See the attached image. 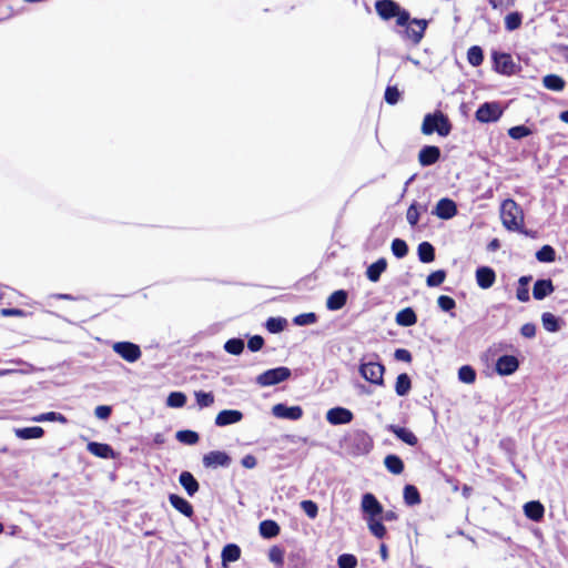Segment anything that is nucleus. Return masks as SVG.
I'll return each instance as SVG.
<instances>
[{
    "label": "nucleus",
    "instance_id": "obj_1",
    "mask_svg": "<svg viewBox=\"0 0 568 568\" xmlns=\"http://www.w3.org/2000/svg\"><path fill=\"white\" fill-rule=\"evenodd\" d=\"M374 442L368 433L362 429H354L347 433L343 439V447L352 456H364L371 453Z\"/></svg>",
    "mask_w": 568,
    "mask_h": 568
},
{
    "label": "nucleus",
    "instance_id": "obj_2",
    "mask_svg": "<svg viewBox=\"0 0 568 568\" xmlns=\"http://www.w3.org/2000/svg\"><path fill=\"white\" fill-rule=\"evenodd\" d=\"M500 217L503 225L508 231H515L527 234L524 230V213L521 207L511 199H507L501 203Z\"/></svg>",
    "mask_w": 568,
    "mask_h": 568
},
{
    "label": "nucleus",
    "instance_id": "obj_3",
    "mask_svg": "<svg viewBox=\"0 0 568 568\" xmlns=\"http://www.w3.org/2000/svg\"><path fill=\"white\" fill-rule=\"evenodd\" d=\"M452 131V123L442 111L427 113L422 123V132L425 135L437 133L439 136H447Z\"/></svg>",
    "mask_w": 568,
    "mask_h": 568
},
{
    "label": "nucleus",
    "instance_id": "obj_4",
    "mask_svg": "<svg viewBox=\"0 0 568 568\" xmlns=\"http://www.w3.org/2000/svg\"><path fill=\"white\" fill-rule=\"evenodd\" d=\"M375 9L383 20L396 18L397 26H406L410 21L409 12L400 8L394 0H377L375 2Z\"/></svg>",
    "mask_w": 568,
    "mask_h": 568
},
{
    "label": "nucleus",
    "instance_id": "obj_5",
    "mask_svg": "<svg viewBox=\"0 0 568 568\" xmlns=\"http://www.w3.org/2000/svg\"><path fill=\"white\" fill-rule=\"evenodd\" d=\"M292 375L288 367L278 366L275 368L267 369L256 377V383L262 386H274L282 382L287 381Z\"/></svg>",
    "mask_w": 568,
    "mask_h": 568
},
{
    "label": "nucleus",
    "instance_id": "obj_6",
    "mask_svg": "<svg viewBox=\"0 0 568 568\" xmlns=\"http://www.w3.org/2000/svg\"><path fill=\"white\" fill-rule=\"evenodd\" d=\"M493 69L504 75H513L518 71V65L515 63L509 53L494 50L491 52Z\"/></svg>",
    "mask_w": 568,
    "mask_h": 568
},
{
    "label": "nucleus",
    "instance_id": "obj_7",
    "mask_svg": "<svg viewBox=\"0 0 568 568\" xmlns=\"http://www.w3.org/2000/svg\"><path fill=\"white\" fill-rule=\"evenodd\" d=\"M427 26L428 20L426 19H410V21L404 26L405 29L400 32L402 37L409 40L413 44H418L424 37Z\"/></svg>",
    "mask_w": 568,
    "mask_h": 568
},
{
    "label": "nucleus",
    "instance_id": "obj_8",
    "mask_svg": "<svg viewBox=\"0 0 568 568\" xmlns=\"http://www.w3.org/2000/svg\"><path fill=\"white\" fill-rule=\"evenodd\" d=\"M384 372L385 367L383 364L377 362H368L361 364L359 373L369 383L375 385L384 384Z\"/></svg>",
    "mask_w": 568,
    "mask_h": 568
},
{
    "label": "nucleus",
    "instance_id": "obj_9",
    "mask_svg": "<svg viewBox=\"0 0 568 568\" xmlns=\"http://www.w3.org/2000/svg\"><path fill=\"white\" fill-rule=\"evenodd\" d=\"M503 115V110L497 102H485L479 105L475 113L477 121L489 123L497 121Z\"/></svg>",
    "mask_w": 568,
    "mask_h": 568
},
{
    "label": "nucleus",
    "instance_id": "obj_10",
    "mask_svg": "<svg viewBox=\"0 0 568 568\" xmlns=\"http://www.w3.org/2000/svg\"><path fill=\"white\" fill-rule=\"evenodd\" d=\"M113 351L129 363L140 359L142 352L138 344L132 342H116L112 346Z\"/></svg>",
    "mask_w": 568,
    "mask_h": 568
},
{
    "label": "nucleus",
    "instance_id": "obj_11",
    "mask_svg": "<svg viewBox=\"0 0 568 568\" xmlns=\"http://www.w3.org/2000/svg\"><path fill=\"white\" fill-rule=\"evenodd\" d=\"M361 509L364 520L366 518H378L383 514V506L372 493L362 496Z\"/></svg>",
    "mask_w": 568,
    "mask_h": 568
},
{
    "label": "nucleus",
    "instance_id": "obj_12",
    "mask_svg": "<svg viewBox=\"0 0 568 568\" xmlns=\"http://www.w3.org/2000/svg\"><path fill=\"white\" fill-rule=\"evenodd\" d=\"M203 465L205 468H217V467H229L231 465V457L227 453L222 450H212L203 456Z\"/></svg>",
    "mask_w": 568,
    "mask_h": 568
},
{
    "label": "nucleus",
    "instance_id": "obj_13",
    "mask_svg": "<svg viewBox=\"0 0 568 568\" xmlns=\"http://www.w3.org/2000/svg\"><path fill=\"white\" fill-rule=\"evenodd\" d=\"M354 419V414L348 408L336 406L327 410L326 420L331 425H346Z\"/></svg>",
    "mask_w": 568,
    "mask_h": 568
},
{
    "label": "nucleus",
    "instance_id": "obj_14",
    "mask_svg": "<svg viewBox=\"0 0 568 568\" xmlns=\"http://www.w3.org/2000/svg\"><path fill=\"white\" fill-rule=\"evenodd\" d=\"M272 414L282 419L298 420L303 416V409L298 405L287 406L278 403L272 407Z\"/></svg>",
    "mask_w": 568,
    "mask_h": 568
},
{
    "label": "nucleus",
    "instance_id": "obj_15",
    "mask_svg": "<svg viewBox=\"0 0 568 568\" xmlns=\"http://www.w3.org/2000/svg\"><path fill=\"white\" fill-rule=\"evenodd\" d=\"M519 367V361L514 355H501L498 357L495 371L500 376H508L514 374Z\"/></svg>",
    "mask_w": 568,
    "mask_h": 568
},
{
    "label": "nucleus",
    "instance_id": "obj_16",
    "mask_svg": "<svg viewBox=\"0 0 568 568\" xmlns=\"http://www.w3.org/2000/svg\"><path fill=\"white\" fill-rule=\"evenodd\" d=\"M458 213L456 203L448 197L440 199L434 211L433 214L442 220H450Z\"/></svg>",
    "mask_w": 568,
    "mask_h": 568
},
{
    "label": "nucleus",
    "instance_id": "obj_17",
    "mask_svg": "<svg viewBox=\"0 0 568 568\" xmlns=\"http://www.w3.org/2000/svg\"><path fill=\"white\" fill-rule=\"evenodd\" d=\"M440 149L436 145H424L418 153V162L422 166H430L440 158Z\"/></svg>",
    "mask_w": 568,
    "mask_h": 568
},
{
    "label": "nucleus",
    "instance_id": "obj_18",
    "mask_svg": "<svg viewBox=\"0 0 568 568\" xmlns=\"http://www.w3.org/2000/svg\"><path fill=\"white\" fill-rule=\"evenodd\" d=\"M476 283L483 290L490 288L496 281V273L489 266H479L475 273Z\"/></svg>",
    "mask_w": 568,
    "mask_h": 568
},
{
    "label": "nucleus",
    "instance_id": "obj_19",
    "mask_svg": "<svg viewBox=\"0 0 568 568\" xmlns=\"http://www.w3.org/2000/svg\"><path fill=\"white\" fill-rule=\"evenodd\" d=\"M243 419V413L237 409H223L215 417V425L225 427L240 423Z\"/></svg>",
    "mask_w": 568,
    "mask_h": 568
},
{
    "label": "nucleus",
    "instance_id": "obj_20",
    "mask_svg": "<svg viewBox=\"0 0 568 568\" xmlns=\"http://www.w3.org/2000/svg\"><path fill=\"white\" fill-rule=\"evenodd\" d=\"M87 449L92 455L103 458V459H113L116 457V453L109 444L99 443V442H89L87 445Z\"/></svg>",
    "mask_w": 568,
    "mask_h": 568
},
{
    "label": "nucleus",
    "instance_id": "obj_21",
    "mask_svg": "<svg viewBox=\"0 0 568 568\" xmlns=\"http://www.w3.org/2000/svg\"><path fill=\"white\" fill-rule=\"evenodd\" d=\"M386 429L388 432L393 433L399 440L407 444L408 446L414 447L418 444V438L408 428L390 424V425H387Z\"/></svg>",
    "mask_w": 568,
    "mask_h": 568
},
{
    "label": "nucleus",
    "instance_id": "obj_22",
    "mask_svg": "<svg viewBox=\"0 0 568 568\" xmlns=\"http://www.w3.org/2000/svg\"><path fill=\"white\" fill-rule=\"evenodd\" d=\"M555 291V286L550 278H539L532 287V296L535 300L541 301Z\"/></svg>",
    "mask_w": 568,
    "mask_h": 568
},
{
    "label": "nucleus",
    "instance_id": "obj_23",
    "mask_svg": "<svg viewBox=\"0 0 568 568\" xmlns=\"http://www.w3.org/2000/svg\"><path fill=\"white\" fill-rule=\"evenodd\" d=\"M169 501L171 506L179 513H181L187 518H192L194 514L193 506L185 498L176 494H170Z\"/></svg>",
    "mask_w": 568,
    "mask_h": 568
},
{
    "label": "nucleus",
    "instance_id": "obj_24",
    "mask_svg": "<svg viewBox=\"0 0 568 568\" xmlns=\"http://www.w3.org/2000/svg\"><path fill=\"white\" fill-rule=\"evenodd\" d=\"M524 514L534 521H540L545 515V507L539 500H530L524 505Z\"/></svg>",
    "mask_w": 568,
    "mask_h": 568
},
{
    "label": "nucleus",
    "instance_id": "obj_25",
    "mask_svg": "<svg viewBox=\"0 0 568 568\" xmlns=\"http://www.w3.org/2000/svg\"><path fill=\"white\" fill-rule=\"evenodd\" d=\"M348 298V293L345 290L334 291L326 300V307L329 311H338L343 308Z\"/></svg>",
    "mask_w": 568,
    "mask_h": 568
},
{
    "label": "nucleus",
    "instance_id": "obj_26",
    "mask_svg": "<svg viewBox=\"0 0 568 568\" xmlns=\"http://www.w3.org/2000/svg\"><path fill=\"white\" fill-rule=\"evenodd\" d=\"M179 483L190 497H193L199 491V481L190 471H182L179 476Z\"/></svg>",
    "mask_w": 568,
    "mask_h": 568
},
{
    "label": "nucleus",
    "instance_id": "obj_27",
    "mask_svg": "<svg viewBox=\"0 0 568 568\" xmlns=\"http://www.w3.org/2000/svg\"><path fill=\"white\" fill-rule=\"evenodd\" d=\"M241 557V548L236 544H227L221 552L222 566L227 568L230 562L239 560Z\"/></svg>",
    "mask_w": 568,
    "mask_h": 568
},
{
    "label": "nucleus",
    "instance_id": "obj_28",
    "mask_svg": "<svg viewBox=\"0 0 568 568\" xmlns=\"http://www.w3.org/2000/svg\"><path fill=\"white\" fill-rule=\"evenodd\" d=\"M386 268L387 261L386 258L381 257L367 267L366 276L371 282L376 283L379 281L382 273H384Z\"/></svg>",
    "mask_w": 568,
    "mask_h": 568
},
{
    "label": "nucleus",
    "instance_id": "obj_29",
    "mask_svg": "<svg viewBox=\"0 0 568 568\" xmlns=\"http://www.w3.org/2000/svg\"><path fill=\"white\" fill-rule=\"evenodd\" d=\"M542 327L549 333H557L561 329L564 321L550 312L541 314Z\"/></svg>",
    "mask_w": 568,
    "mask_h": 568
},
{
    "label": "nucleus",
    "instance_id": "obj_30",
    "mask_svg": "<svg viewBox=\"0 0 568 568\" xmlns=\"http://www.w3.org/2000/svg\"><path fill=\"white\" fill-rule=\"evenodd\" d=\"M258 531L263 538L272 539V538H275L280 534L281 528L276 521H274L272 519H265L260 523Z\"/></svg>",
    "mask_w": 568,
    "mask_h": 568
},
{
    "label": "nucleus",
    "instance_id": "obj_31",
    "mask_svg": "<svg viewBox=\"0 0 568 568\" xmlns=\"http://www.w3.org/2000/svg\"><path fill=\"white\" fill-rule=\"evenodd\" d=\"M396 323L403 327H409L417 323V315L412 307H405L396 314Z\"/></svg>",
    "mask_w": 568,
    "mask_h": 568
},
{
    "label": "nucleus",
    "instance_id": "obj_32",
    "mask_svg": "<svg viewBox=\"0 0 568 568\" xmlns=\"http://www.w3.org/2000/svg\"><path fill=\"white\" fill-rule=\"evenodd\" d=\"M14 435L20 439H36L44 435V430L40 426L14 428Z\"/></svg>",
    "mask_w": 568,
    "mask_h": 568
},
{
    "label": "nucleus",
    "instance_id": "obj_33",
    "mask_svg": "<svg viewBox=\"0 0 568 568\" xmlns=\"http://www.w3.org/2000/svg\"><path fill=\"white\" fill-rule=\"evenodd\" d=\"M384 465L386 469L394 475H400L405 468L403 459L395 454L387 455L384 458Z\"/></svg>",
    "mask_w": 568,
    "mask_h": 568
},
{
    "label": "nucleus",
    "instance_id": "obj_34",
    "mask_svg": "<svg viewBox=\"0 0 568 568\" xmlns=\"http://www.w3.org/2000/svg\"><path fill=\"white\" fill-rule=\"evenodd\" d=\"M544 87L550 91L560 92L565 89L566 81L558 74H547L542 79Z\"/></svg>",
    "mask_w": 568,
    "mask_h": 568
},
{
    "label": "nucleus",
    "instance_id": "obj_35",
    "mask_svg": "<svg viewBox=\"0 0 568 568\" xmlns=\"http://www.w3.org/2000/svg\"><path fill=\"white\" fill-rule=\"evenodd\" d=\"M417 255L422 263H430L435 260V247L429 242H422L417 247Z\"/></svg>",
    "mask_w": 568,
    "mask_h": 568
},
{
    "label": "nucleus",
    "instance_id": "obj_36",
    "mask_svg": "<svg viewBox=\"0 0 568 568\" xmlns=\"http://www.w3.org/2000/svg\"><path fill=\"white\" fill-rule=\"evenodd\" d=\"M367 527L373 536L378 539H383L386 536V527L383 524V520L378 518H366Z\"/></svg>",
    "mask_w": 568,
    "mask_h": 568
},
{
    "label": "nucleus",
    "instance_id": "obj_37",
    "mask_svg": "<svg viewBox=\"0 0 568 568\" xmlns=\"http://www.w3.org/2000/svg\"><path fill=\"white\" fill-rule=\"evenodd\" d=\"M412 388V381L408 374L402 373L397 376L395 392L398 396H406Z\"/></svg>",
    "mask_w": 568,
    "mask_h": 568
},
{
    "label": "nucleus",
    "instance_id": "obj_38",
    "mask_svg": "<svg viewBox=\"0 0 568 568\" xmlns=\"http://www.w3.org/2000/svg\"><path fill=\"white\" fill-rule=\"evenodd\" d=\"M403 496H404L405 504L408 506H415V505L420 504V501H422L420 494H419L418 489L414 485H410V484H407L404 487Z\"/></svg>",
    "mask_w": 568,
    "mask_h": 568
},
{
    "label": "nucleus",
    "instance_id": "obj_39",
    "mask_svg": "<svg viewBox=\"0 0 568 568\" xmlns=\"http://www.w3.org/2000/svg\"><path fill=\"white\" fill-rule=\"evenodd\" d=\"M32 419L37 423H43V422H59L61 424L68 423V418L63 414L58 413V412L42 413L40 415L34 416Z\"/></svg>",
    "mask_w": 568,
    "mask_h": 568
},
{
    "label": "nucleus",
    "instance_id": "obj_40",
    "mask_svg": "<svg viewBox=\"0 0 568 568\" xmlns=\"http://www.w3.org/2000/svg\"><path fill=\"white\" fill-rule=\"evenodd\" d=\"M244 341L237 337L230 338L224 344V351L232 355H241L244 351Z\"/></svg>",
    "mask_w": 568,
    "mask_h": 568
},
{
    "label": "nucleus",
    "instance_id": "obj_41",
    "mask_svg": "<svg viewBox=\"0 0 568 568\" xmlns=\"http://www.w3.org/2000/svg\"><path fill=\"white\" fill-rule=\"evenodd\" d=\"M175 438L182 443V444H185V445H195L199 439H200V436L194 430H191V429H183V430H179L176 432L175 434Z\"/></svg>",
    "mask_w": 568,
    "mask_h": 568
},
{
    "label": "nucleus",
    "instance_id": "obj_42",
    "mask_svg": "<svg viewBox=\"0 0 568 568\" xmlns=\"http://www.w3.org/2000/svg\"><path fill=\"white\" fill-rule=\"evenodd\" d=\"M467 60L473 67H478L484 61V51L479 45H473L467 51Z\"/></svg>",
    "mask_w": 568,
    "mask_h": 568
},
{
    "label": "nucleus",
    "instance_id": "obj_43",
    "mask_svg": "<svg viewBox=\"0 0 568 568\" xmlns=\"http://www.w3.org/2000/svg\"><path fill=\"white\" fill-rule=\"evenodd\" d=\"M287 322L283 317H270L265 323L266 329L272 334H277L284 331Z\"/></svg>",
    "mask_w": 568,
    "mask_h": 568
},
{
    "label": "nucleus",
    "instance_id": "obj_44",
    "mask_svg": "<svg viewBox=\"0 0 568 568\" xmlns=\"http://www.w3.org/2000/svg\"><path fill=\"white\" fill-rule=\"evenodd\" d=\"M536 258L542 263H551L556 258V251L550 245H544L536 252Z\"/></svg>",
    "mask_w": 568,
    "mask_h": 568
},
{
    "label": "nucleus",
    "instance_id": "obj_45",
    "mask_svg": "<svg viewBox=\"0 0 568 568\" xmlns=\"http://www.w3.org/2000/svg\"><path fill=\"white\" fill-rule=\"evenodd\" d=\"M186 395L182 392H171L166 398V405L173 408H181L186 404Z\"/></svg>",
    "mask_w": 568,
    "mask_h": 568
},
{
    "label": "nucleus",
    "instance_id": "obj_46",
    "mask_svg": "<svg viewBox=\"0 0 568 568\" xmlns=\"http://www.w3.org/2000/svg\"><path fill=\"white\" fill-rule=\"evenodd\" d=\"M194 396L200 408L210 407L214 403V395L212 392L196 390Z\"/></svg>",
    "mask_w": 568,
    "mask_h": 568
},
{
    "label": "nucleus",
    "instance_id": "obj_47",
    "mask_svg": "<svg viewBox=\"0 0 568 568\" xmlns=\"http://www.w3.org/2000/svg\"><path fill=\"white\" fill-rule=\"evenodd\" d=\"M392 253L397 258H403L408 253V245L407 243L402 239H394L390 245Z\"/></svg>",
    "mask_w": 568,
    "mask_h": 568
},
{
    "label": "nucleus",
    "instance_id": "obj_48",
    "mask_svg": "<svg viewBox=\"0 0 568 568\" xmlns=\"http://www.w3.org/2000/svg\"><path fill=\"white\" fill-rule=\"evenodd\" d=\"M402 93L396 85H387L384 99L387 104L395 105L400 100Z\"/></svg>",
    "mask_w": 568,
    "mask_h": 568
},
{
    "label": "nucleus",
    "instance_id": "obj_49",
    "mask_svg": "<svg viewBox=\"0 0 568 568\" xmlns=\"http://www.w3.org/2000/svg\"><path fill=\"white\" fill-rule=\"evenodd\" d=\"M458 378L460 382L471 384L476 379V372L469 365H464L458 369Z\"/></svg>",
    "mask_w": 568,
    "mask_h": 568
},
{
    "label": "nucleus",
    "instance_id": "obj_50",
    "mask_svg": "<svg viewBox=\"0 0 568 568\" xmlns=\"http://www.w3.org/2000/svg\"><path fill=\"white\" fill-rule=\"evenodd\" d=\"M521 20H523L521 13H519L517 11L510 12L505 18V28L508 31H514L520 27Z\"/></svg>",
    "mask_w": 568,
    "mask_h": 568
},
{
    "label": "nucleus",
    "instance_id": "obj_51",
    "mask_svg": "<svg viewBox=\"0 0 568 568\" xmlns=\"http://www.w3.org/2000/svg\"><path fill=\"white\" fill-rule=\"evenodd\" d=\"M446 275H447L446 271H444V270H437V271L432 272L426 278L427 286H429V287L439 286L440 284L444 283Z\"/></svg>",
    "mask_w": 568,
    "mask_h": 568
},
{
    "label": "nucleus",
    "instance_id": "obj_52",
    "mask_svg": "<svg viewBox=\"0 0 568 568\" xmlns=\"http://www.w3.org/2000/svg\"><path fill=\"white\" fill-rule=\"evenodd\" d=\"M531 133H532V131L524 124L511 126L508 130V135L514 140L524 139V138L530 135Z\"/></svg>",
    "mask_w": 568,
    "mask_h": 568
},
{
    "label": "nucleus",
    "instance_id": "obj_53",
    "mask_svg": "<svg viewBox=\"0 0 568 568\" xmlns=\"http://www.w3.org/2000/svg\"><path fill=\"white\" fill-rule=\"evenodd\" d=\"M317 322V315L313 312L303 313L293 318V323L297 326H306Z\"/></svg>",
    "mask_w": 568,
    "mask_h": 568
},
{
    "label": "nucleus",
    "instance_id": "obj_54",
    "mask_svg": "<svg viewBox=\"0 0 568 568\" xmlns=\"http://www.w3.org/2000/svg\"><path fill=\"white\" fill-rule=\"evenodd\" d=\"M357 558L352 554H342L337 558L338 568H356Z\"/></svg>",
    "mask_w": 568,
    "mask_h": 568
},
{
    "label": "nucleus",
    "instance_id": "obj_55",
    "mask_svg": "<svg viewBox=\"0 0 568 568\" xmlns=\"http://www.w3.org/2000/svg\"><path fill=\"white\" fill-rule=\"evenodd\" d=\"M302 510L311 518V519H314L317 517V514H318V506L315 501L313 500H303L301 501L300 504Z\"/></svg>",
    "mask_w": 568,
    "mask_h": 568
},
{
    "label": "nucleus",
    "instance_id": "obj_56",
    "mask_svg": "<svg viewBox=\"0 0 568 568\" xmlns=\"http://www.w3.org/2000/svg\"><path fill=\"white\" fill-rule=\"evenodd\" d=\"M438 307L444 312H452L456 307V302L448 295H440L437 298Z\"/></svg>",
    "mask_w": 568,
    "mask_h": 568
},
{
    "label": "nucleus",
    "instance_id": "obj_57",
    "mask_svg": "<svg viewBox=\"0 0 568 568\" xmlns=\"http://www.w3.org/2000/svg\"><path fill=\"white\" fill-rule=\"evenodd\" d=\"M407 222L410 226H416L419 220V211L418 204L416 202L412 203L406 213Z\"/></svg>",
    "mask_w": 568,
    "mask_h": 568
},
{
    "label": "nucleus",
    "instance_id": "obj_58",
    "mask_svg": "<svg viewBox=\"0 0 568 568\" xmlns=\"http://www.w3.org/2000/svg\"><path fill=\"white\" fill-rule=\"evenodd\" d=\"M268 558L276 565H283L284 551L280 547L273 546L268 551Z\"/></svg>",
    "mask_w": 568,
    "mask_h": 568
},
{
    "label": "nucleus",
    "instance_id": "obj_59",
    "mask_svg": "<svg viewBox=\"0 0 568 568\" xmlns=\"http://www.w3.org/2000/svg\"><path fill=\"white\" fill-rule=\"evenodd\" d=\"M264 346V338L261 335H253L248 338L247 348L251 352H258Z\"/></svg>",
    "mask_w": 568,
    "mask_h": 568
},
{
    "label": "nucleus",
    "instance_id": "obj_60",
    "mask_svg": "<svg viewBox=\"0 0 568 568\" xmlns=\"http://www.w3.org/2000/svg\"><path fill=\"white\" fill-rule=\"evenodd\" d=\"M112 414V407L109 405H99L94 409V415L101 420H106Z\"/></svg>",
    "mask_w": 568,
    "mask_h": 568
},
{
    "label": "nucleus",
    "instance_id": "obj_61",
    "mask_svg": "<svg viewBox=\"0 0 568 568\" xmlns=\"http://www.w3.org/2000/svg\"><path fill=\"white\" fill-rule=\"evenodd\" d=\"M394 358L396 361L410 363L413 359L412 353L406 348H397L394 352Z\"/></svg>",
    "mask_w": 568,
    "mask_h": 568
},
{
    "label": "nucleus",
    "instance_id": "obj_62",
    "mask_svg": "<svg viewBox=\"0 0 568 568\" xmlns=\"http://www.w3.org/2000/svg\"><path fill=\"white\" fill-rule=\"evenodd\" d=\"M520 334L526 338H534L536 336V325L534 323H526L520 327Z\"/></svg>",
    "mask_w": 568,
    "mask_h": 568
},
{
    "label": "nucleus",
    "instance_id": "obj_63",
    "mask_svg": "<svg viewBox=\"0 0 568 568\" xmlns=\"http://www.w3.org/2000/svg\"><path fill=\"white\" fill-rule=\"evenodd\" d=\"M516 297L518 298V301L520 302H528L530 296H529V288L528 287H520L518 286L517 287V291H516Z\"/></svg>",
    "mask_w": 568,
    "mask_h": 568
},
{
    "label": "nucleus",
    "instance_id": "obj_64",
    "mask_svg": "<svg viewBox=\"0 0 568 568\" xmlns=\"http://www.w3.org/2000/svg\"><path fill=\"white\" fill-rule=\"evenodd\" d=\"M241 464H242L243 467L252 469V468H254L256 466L257 462H256V458L253 455H245L242 458Z\"/></svg>",
    "mask_w": 568,
    "mask_h": 568
}]
</instances>
